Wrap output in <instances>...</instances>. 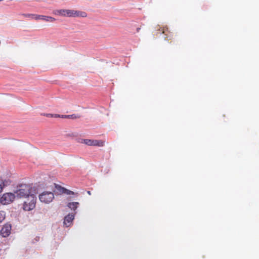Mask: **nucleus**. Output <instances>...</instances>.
Masks as SVG:
<instances>
[{"label":"nucleus","mask_w":259,"mask_h":259,"mask_svg":"<svg viewBox=\"0 0 259 259\" xmlns=\"http://www.w3.org/2000/svg\"><path fill=\"white\" fill-rule=\"evenodd\" d=\"M74 219V215L73 214H68L64 219V225L68 227L72 225V222Z\"/></svg>","instance_id":"8"},{"label":"nucleus","mask_w":259,"mask_h":259,"mask_svg":"<svg viewBox=\"0 0 259 259\" xmlns=\"http://www.w3.org/2000/svg\"><path fill=\"white\" fill-rule=\"evenodd\" d=\"M88 194H89V195H91V193L90 191H88Z\"/></svg>","instance_id":"19"},{"label":"nucleus","mask_w":259,"mask_h":259,"mask_svg":"<svg viewBox=\"0 0 259 259\" xmlns=\"http://www.w3.org/2000/svg\"><path fill=\"white\" fill-rule=\"evenodd\" d=\"M74 17H86L87 16V14L84 12H81L79 11H75L74 10Z\"/></svg>","instance_id":"12"},{"label":"nucleus","mask_w":259,"mask_h":259,"mask_svg":"<svg viewBox=\"0 0 259 259\" xmlns=\"http://www.w3.org/2000/svg\"><path fill=\"white\" fill-rule=\"evenodd\" d=\"M78 205V202H73L68 203L67 206L71 209L75 210L77 208Z\"/></svg>","instance_id":"11"},{"label":"nucleus","mask_w":259,"mask_h":259,"mask_svg":"<svg viewBox=\"0 0 259 259\" xmlns=\"http://www.w3.org/2000/svg\"><path fill=\"white\" fill-rule=\"evenodd\" d=\"M82 143H84L88 146L103 147L104 146L105 142L102 140L82 139Z\"/></svg>","instance_id":"5"},{"label":"nucleus","mask_w":259,"mask_h":259,"mask_svg":"<svg viewBox=\"0 0 259 259\" xmlns=\"http://www.w3.org/2000/svg\"><path fill=\"white\" fill-rule=\"evenodd\" d=\"M22 15L26 18H30L35 19V16H36V15L32 14H22Z\"/></svg>","instance_id":"13"},{"label":"nucleus","mask_w":259,"mask_h":259,"mask_svg":"<svg viewBox=\"0 0 259 259\" xmlns=\"http://www.w3.org/2000/svg\"><path fill=\"white\" fill-rule=\"evenodd\" d=\"M32 187L30 185L22 184L19 185L18 189L15 191L17 197L19 198H27L30 195H33L31 193Z\"/></svg>","instance_id":"1"},{"label":"nucleus","mask_w":259,"mask_h":259,"mask_svg":"<svg viewBox=\"0 0 259 259\" xmlns=\"http://www.w3.org/2000/svg\"><path fill=\"white\" fill-rule=\"evenodd\" d=\"M161 33L165 35V38L168 40H171L173 38V34L168 30L167 27H164L162 28Z\"/></svg>","instance_id":"10"},{"label":"nucleus","mask_w":259,"mask_h":259,"mask_svg":"<svg viewBox=\"0 0 259 259\" xmlns=\"http://www.w3.org/2000/svg\"><path fill=\"white\" fill-rule=\"evenodd\" d=\"M36 202V197L34 195H30L24 201L22 208L25 211H30L35 208Z\"/></svg>","instance_id":"2"},{"label":"nucleus","mask_w":259,"mask_h":259,"mask_svg":"<svg viewBox=\"0 0 259 259\" xmlns=\"http://www.w3.org/2000/svg\"><path fill=\"white\" fill-rule=\"evenodd\" d=\"M35 20H42L45 21L51 22H53L56 20V19L53 17L39 15H36V16H35Z\"/></svg>","instance_id":"9"},{"label":"nucleus","mask_w":259,"mask_h":259,"mask_svg":"<svg viewBox=\"0 0 259 259\" xmlns=\"http://www.w3.org/2000/svg\"><path fill=\"white\" fill-rule=\"evenodd\" d=\"M56 15L64 16V17H74V10H57L54 12Z\"/></svg>","instance_id":"6"},{"label":"nucleus","mask_w":259,"mask_h":259,"mask_svg":"<svg viewBox=\"0 0 259 259\" xmlns=\"http://www.w3.org/2000/svg\"><path fill=\"white\" fill-rule=\"evenodd\" d=\"M63 192L68 194V195H73L74 194V192L70 190H67L65 188H63Z\"/></svg>","instance_id":"16"},{"label":"nucleus","mask_w":259,"mask_h":259,"mask_svg":"<svg viewBox=\"0 0 259 259\" xmlns=\"http://www.w3.org/2000/svg\"><path fill=\"white\" fill-rule=\"evenodd\" d=\"M140 28H138L137 29V32H139V31H140Z\"/></svg>","instance_id":"18"},{"label":"nucleus","mask_w":259,"mask_h":259,"mask_svg":"<svg viewBox=\"0 0 259 259\" xmlns=\"http://www.w3.org/2000/svg\"><path fill=\"white\" fill-rule=\"evenodd\" d=\"M15 195L12 193H6L1 198V203L6 205L13 202L15 199Z\"/></svg>","instance_id":"4"},{"label":"nucleus","mask_w":259,"mask_h":259,"mask_svg":"<svg viewBox=\"0 0 259 259\" xmlns=\"http://www.w3.org/2000/svg\"><path fill=\"white\" fill-rule=\"evenodd\" d=\"M41 202L49 203L52 201L54 198V195L51 192H44L39 196Z\"/></svg>","instance_id":"3"},{"label":"nucleus","mask_w":259,"mask_h":259,"mask_svg":"<svg viewBox=\"0 0 259 259\" xmlns=\"http://www.w3.org/2000/svg\"><path fill=\"white\" fill-rule=\"evenodd\" d=\"M67 117H68V118L76 119V118H80V116H79L78 115H76V114H72V115H68Z\"/></svg>","instance_id":"15"},{"label":"nucleus","mask_w":259,"mask_h":259,"mask_svg":"<svg viewBox=\"0 0 259 259\" xmlns=\"http://www.w3.org/2000/svg\"><path fill=\"white\" fill-rule=\"evenodd\" d=\"M11 230V226L10 224H5L3 227L2 228L1 231V234L4 237H8L10 233Z\"/></svg>","instance_id":"7"},{"label":"nucleus","mask_w":259,"mask_h":259,"mask_svg":"<svg viewBox=\"0 0 259 259\" xmlns=\"http://www.w3.org/2000/svg\"><path fill=\"white\" fill-rule=\"evenodd\" d=\"M5 212L4 211H0V223L2 222L5 219Z\"/></svg>","instance_id":"14"},{"label":"nucleus","mask_w":259,"mask_h":259,"mask_svg":"<svg viewBox=\"0 0 259 259\" xmlns=\"http://www.w3.org/2000/svg\"><path fill=\"white\" fill-rule=\"evenodd\" d=\"M67 115H62L61 116H60V115H58V117H61L62 118H68Z\"/></svg>","instance_id":"17"}]
</instances>
